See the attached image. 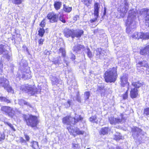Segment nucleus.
Instances as JSON below:
<instances>
[{"label":"nucleus","instance_id":"1","mask_svg":"<svg viewBox=\"0 0 149 149\" xmlns=\"http://www.w3.org/2000/svg\"><path fill=\"white\" fill-rule=\"evenodd\" d=\"M136 10L133 9L129 10L126 22V32L130 33L136 26Z\"/></svg>","mask_w":149,"mask_h":149},{"label":"nucleus","instance_id":"2","mask_svg":"<svg viewBox=\"0 0 149 149\" xmlns=\"http://www.w3.org/2000/svg\"><path fill=\"white\" fill-rule=\"evenodd\" d=\"M118 77L117 68L113 67L107 70L104 74V79L106 82H114Z\"/></svg>","mask_w":149,"mask_h":149},{"label":"nucleus","instance_id":"3","mask_svg":"<svg viewBox=\"0 0 149 149\" xmlns=\"http://www.w3.org/2000/svg\"><path fill=\"white\" fill-rule=\"evenodd\" d=\"M83 118L80 115H76L74 118L70 116H67L63 119V122L67 125H71V124L75 125L79 121H81Z\"/></svg>","mask_w":149,"mask_h":149},{"label":"nucleus","instance_id":"4","mask_svg":"<svg viewBox=\"0 0 149 149\" xmlns=\"http://www.w3.org/2000/svg\"><path fill=\"white\" fill-rule=\"evenodd\" d=\"M23 118L27 125L32 127H36L39 123L37 117L35 116L24 115Z\"/></svg>","mask_w":149,"mask_h":149},{"label":"nucleus","instance_id":"5","mask_svg":"<svg viewBox=\"0 0 149 149\" xmlns=\"http://www.w3.org/2000/svg\"><path fill=\"white\" fill-rule=\"evenodd\" d=\"M1 110L11 118L13 117L17 111L16 109L7 106L2 107L1 108Z\"/></svg>","mask_w":149,"mask_h":149},{"label":"nucleus","instance_id":"6","mask_svg":"<svg viewBox=\"0 0 149 149\" xmlns=\"http://www.w3.org/2000/svg\"><path fill=\"white\" fill-rule=\"evenodd\" d=\"M143 85V83L141 81H138L137 82H133L132 83V85L134 87V88H132L130 89L126 87V92L125 93H127L128 91L130 90V93H137L138 92V88L141 87Z\"/></svg>","mask_w":149,"mask_h":149},{"label":"nucleus","instance_id":"7","mask_svg":"<svg viewBox=\"0 0 149 149\" xmlns=\"http://www.w3.org/2000/svg\"><path fill=\"white\" fill-rule=\"evenodd\" d=\"M0 86H2L8 93H14L11 87L8 85V81L3 77L0 78Z\"/></svg>","mask_w":149,"mask_h":149},{"label":"nucleus","instance_id":"8","mask_svg":"<svg viewBox=\"0 0 149 149\" xmlns=\"http://www.w3.org/2000/svg\"><path fill=\"white\" fill-rule=\"evenodd\" d=\"M20 90H22L23 92H34V93L37 92V89L36 86L34 85H22L21 86Z\"/></svg>","mask_w":149,"mask_h":149},{"label":"nucleus","instance_id":"9","mask_svg":"<svg viewBox=\"0 0 149 149\" xmlns=\"http://www.w3.org/2000/svg\"><path fill=\"white\" fill-rule=\"evenodd\" d=\"M124 115L121 114L120 115V117H118L117 118H115L113 116H111L109 117V120L111 124H115L122 122H124L126 120V118L124 117Z\"/></svg>","mask_w":149,"mask_h":149},{"label":"nucleus","instance_id":"10","mask_svg":"<svg viewBox=\"0 0 149 149\" xmlns=\"http://www.w3.org/2000/svg\"><path fill=\"white\" fill-rule=\"evenodd\" d=\"M67 129L71 134L75 136L77 135H83L84 133V131H80L79 129L72 125L67 127Z\"/></svg>","mask_w":149,"mask_h":149},{"label":"nucleus","instance_id":"11","mask_svg":"<svg viewBox=\"0 0 149 149\" xmlns=\"http://www.w3.org/2000/svg\"><path fill=\"white\" fill-rule=\"evenodd\" d=\"M129 4L127 0H125L123 5L121 6L120 9V16L123 17L126 14L129 8Z\"/></svg>","mask_w":149,"mask_h":149},{"label":"nucleus","instance_id":"12","mask_svg":"<svg viewBox=\"0 0 149 149\" xmlns=\"http://www.w3.org/2000/svg\"><path fill=\"white\" fill-rule=\"evenodd\" d=\"M141 15L145 18V22L147 26H149V9L144 8L140 13Z\"/></svg>","mask_w":149,"mask_h":149},{"label":"nucleus","instance_id":"13","mask_svg":"<svg viewBox=\"0 0 149 149\" xmlns=\"http://www.w3.org/2000/svg\"><path fill=\"white\" fill-rule=\"evenodd\" d=\"M47 18L51 23L56 22L58 20V16L53 12L48 14Z\"/></svg>","mask_w":149,"mask_h":149},{"label":"nucleus","instance_id":"14","mask_svg":"<svg viewBox=\"0 0 149 149\" xmlns=\"http://www.w3.org/2000/svg\"><path fill=\"white\" fill-rule=\"evenodd\" d=\"M137 67H140L141 69H143L144 70L149 71V67L147 64V62L146 61H143L139 62L137 64Z\"/></svg>","mask_w":149,"mask_h":149},{"label":"nucleus","instance_id":"15","mask_svg":"<svg viewBox=\"0 0 149 149\" xmlns=\"http://www.w3.org/2000/svg\"><path fill=\"white\" fill-rule=\"evenodd\" d=\"M52 85H56L59 86L62 83V81L60 79H58L55 76L51 75L50 77Z\"/></svg>","mask_w":149,"mask_h":149},{"label":"nucleus","instance_id":"16","mask_svg":"<svg viewBox=\"0 0 149 149\" xmlns=\"http://www.w3.org/2000/svg\"><path fill=\"white\" fill-rule=\"evenodd\" d=\"M58 54H61L62 56L63 57V62L66 64V66H68L69 64V63L66 60V51L65 48L61 47L58 51Z\"/></svg>","mask_w":149,"mask_h":149},{"label":"nucleus","instance_id":"17","mask_svg":"<svg viewBox=\"0 0 149 149\" xmlns=\"http://www.w3.org/2000/svg\"><path fill=\"white\" fill-rule=\"evenodd\" d=\"M120 81L121 86L124 87L128 83V75L125 74L121 75L120 77Z\"/></svg>","mask_w":149,"mask_h":149},{"label":"nucleus","instance_id":"18","mask_svg":"<svg viewBox=\"0 0 149 149\" xmlns=\"http://www.w3.org/2000/svg\"><path fill=\"white\" fill-rule=\"evenodd\" d=\"M83 34L84 31L83 30L77 29L73 31L72 36L73 37V38L76 37L79 38Z\"/></svg>","mask_w":149,"mask_h":149},{"label":"nucleus","instance_id":"19","mask_svg":"<svg viewBox=\"0 0 149 149\" xmlns=\"http://www.w3.org/2000/svg\"><path fill=\"white\" fill-rule=\"evenodd\" d=\"M73 31L67 28L64 29L63 31V33L65 36L67 38H69L71 37L73 38L72 35L73 34Z\"/></svg>","mask_w":149,"mask_h":149},{"label":"nucleus","instance_id":"20","mask_svg":"<svg viewBox=\"0 0 149 149\" xmlns=\"http://www.w3.org/2000/svg\"><path fill=\"white\" fill-rule=\"evenodd\" d=\"M102 51L101 48H97L96 49V56L97 58L103 59L105 58L106 56L103 52H102Z\"/></svg>","mask_w":149,"mask_h":149},{"label":"nucleus","instance_id":"21","mask_svg":"<svg viewBox=\"0 0 149 149\" xmlns=\"http://www.w3.org/2000/svg\"><path fill=\"white\" fill-rule=\"evenodd\" d=\"M84 48V45L81 44H77L73 47V51L76 53H79Z\"/></svg>","mask_w":149,"mask_h":149},{"label":"nucleus","instance_id":"22","mask_svg":"<svg viewBox=\"0 0 149 149\" xmlns=\"http://www.w3.org/2000/svg\"><path fill=\"white\" fill-rule=\"evenodd\" d=\"M132 131L133 136L134 138H136L137 137L139 134L141 132L142 130L139 128L134 127L132 129Z\"/></svg>","mask_w":149,"mask_h":149},{"label":"nucleus","instance_id":"23","mask_svg":"<svg viewBox=\"0 0 149 149\" xmlns=\"http://www.w3.org/2000/svg\"><path fill=\"white\" fill-rule=\"evenodd\" d=\"M6 46L4 45H0V55L2 54L3 55H7L8 52L6 49Z\"/></svg>","mask_w":149,"mask_h":149},{"label":"nucleus","instance_id":"24","mask_svg":"<svg viewBox=\"0 0 149 149\" xmlns=\"http://www.w3.org/2000/svg\"><path fill=\"white\" fill-rule=\"evenodd\" d=\"M18 104L20 105H26L30 108H32V106L29 103L22 99L18 100Z\"/></svg>","mask_w":149,"mask_h":149},{"label":"nucleus","instance_id":"25","mask_svg":"<svg viewBox=\"0 0 149 149\" xmlns=\"http://www.w3.org/2000/svg\"><path fill=\"white\" fill-rule=\"evenodd\" d=\"M99 9L98 3H95L94 5V15L95 17H98Z\"/></svg>","mask_w":149,"mask_h":149},{"label":"nucleus","instance_id":"26","mask_svg":"<svg viewBox=\"0 0 149 149\" xmlns=\"http://www.w3.org/2000/svg\"><path fill=\"white\" fill-rule=\"evenodd\" d=\"M54 6L56 10L60 9L62 6V2L61 1H55L54 4Z\"/></svg>","mask_w":149,"mask_h":149},{"label":"nucleus","instance_id":"27","mask_svg":"<svg viewBox=\"0 0 149 149\" xmlns=\"http://www.w3.org/2000/svg\"><path fill=\"white\" fill-rule=\"evenodd\" d=\"M109 129L108 127H105L102 128L100 130L101 134L103 135L106 134H108Z\"/></svg>","mask_w":149,"mask_h":149},{"label":"nucleus","instance_id":"28","mask_svg":"<svg viewBox=\"0 0 149 149\" xmlns=\"http://www.w3.org/2000/svg\"><path fill=\"white\" fill-rule=\"evenodd\" d=\"M140 38L143 39H149V33H141Z\"/></svg>","mask_w":149,"mask_h":149},{"label":"nucleus","instance_id":"29","mask_svg":"<svg viewBox=\"0 0 149 149\" xmlns=\"http://www.w3.org/2000/svg\"><path fill=\"white\" fill-rule=\"evenodd\" d=\"M63 6V9L64 10L66 13H69L72 10V7H70L68 6H66L65 4H64Z\"/></svg>","mask_w":149,"mask_h":149},{"label":"nucleus","instance_id":"30","mask_svg":"<svg viewBox=\"0 0 149 149\" xmlns=\"http://www.w3.org/2000/svg\"><path fill=\"white\" fill-rule=\"evenodd\" d=\"M86 52L88 57L90 58H91L93 56V54H92V52L90 49L88 48L86 50Z\"/></svg>","mask_w":149,"mask_h":149},{"label":"nucleus","instance_id":"31","mask_svg":"<svg viewBox=\"0 0 149 149\" xmlns=\"http://www.w3.org/2000/svg\"><path fill=\"white\" fill-rule=\"evenodd\" d=\"M89 120L92 123H97V120L96 116H92L89 118Z\"/></svg>","mask_w":149,"mask_h":149},{"label":"nucleus","instance_id":"32","mask_svg":"<svg viewBox=\"0 0 149 149\" xmlns=\"http://www.w3.org/2000/svg\"><path fill=\"white\" fill-rule=\"evenodd\" d=\"M141 35V33L135 32L132 36V38H134L139 39L140 38Z\"/></svg>","mask_w":149,"mask_h":149},{"label":"nucleus","instance_id":"33","mask_svg":"<svg viewBox=\"0 0 149 149\" xmlns=\"http://www.w3.org/2000/svg\"><path fill=\"white\" fill-rule=\"evenodd\" d=\"M32 147L34 149H38V143L36 141L31 142Z\"/></svg>","mask_w":149,"mask_h":149},{"label":"nucleus","instance_id":"34","mask_svg":"<svg viewBox=\"0 0 149 149\" xmlns=\"http://www.w3.org/2000/svg\"><path fill=\"white\" fill-rule=\"evenodd\" d=\"M38 35L41 37H42L45 32V30L43 28H40L38 31Z\"/></svg>","mask_w":149,"mask_h":149},{"label":"nucleus","instance_id":"35","mask_svg":"<svg viewBox=\"0 0 149 149\" xmlns=\"http://www.w3.org/2000/svg\"><path fill=\"white\" fill-rule=\"evenodd\" d=\"M59 20L61 22L63 23H66V20L65 19V17L64 16V15L62 14H61L59 17Z\"/></svg>","mask_w":149,"mask_h":149},{"label":"nucleus","instance_id":"36","mask_svg":"<svg viewBox=\"0 0 149 149\" xmlns=\"http://www.w3.org/2000/svg\"><path fill=\"white\" fill-rule=\"evenodd\" d=\"M122 136L120 135V133H117V134L115 135L114 139L116 141H118L122 139Z\"/></svg>","mask_w":149,"mask_h":149},{"label":"nucleus","instance_id":"37","mask_svg":"<svg viewBox=\"0 0 149 149\" xmlns=\"http://www.w3.org/2000/svg\"><path fill=\"white\" fill-rule=\"evenodd\" d=\"M0 100L4 102L7 103H9L10 102V100L5 97H0Z\"/></svg>","mask_w":149,"mask_h":149},{"label":"nucleus","instance_id":"38","mask_svg":"<svg viewBox=\"0 0 149 149\" xmlns=\"http://www.w3.org/2000/svg\"><path fill=\"white\" fill-rule=\"evenodd\" d=\"M12 2L15 4H21L22 2V0H10Z\"/></svg>","mask_w":149,"mask_h":149},{"label":"nucleus","instance_id":"39","mask_svg":"<svg viewBox=\"0 0 149 149\" xmlns=\"http://www.w3.org/2000/svg\"><path fill=\"white\" fill-rule=\"evenodd\" d=\"M72 103V100H68V102L64 104V105L66 108L70 107Z\"/></svg>","mask_w":149,"mask_h":149},{"label":"nucleus","instance_id":"40","mask_svg":"<svg viewBox=\"0 0 149 149\" xmlns=\"http://www.w3.org/2000/svg\"><path fill=\"white\" fill-rule=\"evenodd\" d=\"M22 78H24L25 79H30L31 76L30 74H24L22 75Z\"/></svg>","mask_w":149,"mask_h":149},{"label":"nucleus","instance_id":"41","mask_svg":"<svg viewBox=\"0 0 149 149\" xmlns=\"http://www.w3.org/2000/svg\"><path fill=\"white\" fill-rule=\"evenodd\" d=\"M44 41V39L42 38H40V39L38 41V46L39 47L40 46H41L43 44V42Z\"/></svg>","mask_w":149,"mask_h":149},{"label":"nucleus","instance_id":"42","mask_svg":"<svg viewBox=\"0 0 149 149\" xmlns=\"http://www.w3.org/2000/svg\"><path fill=\"white\" fill-rule=\"evenodd\" d=\"M5 124H7V125H8L9 127H10V128L13 130V131H15V129L14 127L12 125V124H11L10 123L8 122H6L5 123Z\"/></svg>","mask_w":149,"mask_h":149},{"label":"nucleus","instance_id":"43","mask_svg":"<svg viewBox=\"0 0 149 149\" xmlns=\"http://www.w3.org/2000/svg\"><path fill=\"white\" fill-rule=\"evenodd\" d=\"M5 135L3 133H0V141H1L4 139Z\"/></svg>","mask_w":149,"mask_h":149},{"label":"nucleus","instance_id":"44","mask_svg":"<svg viewBox=\"0 0 149 149\" xmlns=\"http://www.w3.org/2000/svg\"><path fill=\"white\" fill-rule=\"evenodd\" d=\"M46 24V23L45 22V19H44L41 21V23L40 24V26L41 27H42V28H43V27L45 26Z\"/></svg>","mask_w":149,"mask_h":149},{"label":"nucleus","instance_id":"45","mask_svg":"<svg viewBox=\"0 0 149 149\" xmlns=\"http://www.w3.org/2000/svg\"><path fill=\"white\" fill-rule=\"evenodd\" d=\"M144 113L146 115H149V107L147 108L144 109Z\"/></svg>","mask_w":149,"mask_h":149},{"label":"nucleus","instance_id":"46","mask_svg":"<svg viewBox=\"0 0 149 149\" xmlns=\"http://www.w3.org/2000/svg\"><path fill=\"white\" fill-rule=\"evenodd\" d=\"M81 2L86 5H88L89 3V0H81Z\"/></svg>","mask_w":149,"mask_h":149},{"label":"nucleus","instance_id":"47","mask_svg":"<svg viewBox=\"0 0 149 149\" xmlns=\"http://www.w3.org/2000/svg\"><path fill=\"white\" fill-rule=\"evenodd\" d=\"M138 96V94H130V96L132 98H136Z\"/></svg>","mask_w":149,"mask_h":149},{"label":"nucleus","instance_id":"48","mask_svg":"<svg viewBox=\"0 0 149 149\" xmlns=\"http://www.w3.org/2000/svg\"><path fill=\"white\" fill-rule=\"evenodd\" d=\"M98 17H95L93 19H91L90 20V22L91 23H92L94 22H95L97 20V18Z\"/></svg>","mask_w":149,"mask_h":149},{"label":"nucleus","instance_id":"49","mask_svg":"<svg viewBox=\"0 0 149 149\" xmlns=\"http://www.w3.org/2000/svg\"><path fill=\"white\" fill-rule=\"evenodd\" d=\"M57 59L58 62V65L62 63V61L60 56H58L57 58Z\"/></svg>","mask_w":149,"mask_h":149},{"label":"nucleus","instance_id":"50","mask_svg":"<svg viewBox=\"0 0 149 149\" xmlns=\"http://www.w3.org/2000/svg\"><path fill=\"white\" fill-rule=\"evenodd\" d=\"M68 90L69 92L70 93H73V91L74 90V89L72 87H69L68 88Z\"/></svg>","mask_w":149,"mask_h":149},{"label":"nucleus","instance_id":"51","mask_svg":"<svg viewBox=\"0 0 149 149\" xmlns=\"http://www.w3.org/2000/svg\"><path fill=\"white\" fill-rule=\"evenodd\" d=\"M79 18V16L78 15H76L73 17V20L75 21L78 19Z\"/></svg>","mask_w":149,"mask_h":149},{"label":"nucleus","instance_id":"52","mask_svg":"<svg viewBox=\"0 0 149 149\" xmlns=\"http://www.w3.org/2000/svg\"><path fill=\"white\" fill-rule=\"evenodd\" d=\"M72 147L74 148V149H76L78 147V145L77 144H75L73 143L72 144Z\"/></svg>","mask_w":149,"mask_h":149},{"label":"nucleus","instance_id":"53","mask_svg":"<svg viewBox=\"0 0 149 149\" xmlns=\"http://www.w3.org/2000/svg\"><path fill=\"white\" fill-rule=\"evenodd\" d=\"M75 58V56L73 54H71V59L73 61Z\"/></svg>","mask_w":149,"mask_h":149},{"label":"nucleus","instance_id":"54","mask_svg":"<svg viewBox=\"0 0 149 149\" xmlns=\"http://www.w3.org/2000/svg\"><path fill=\"white\" fill-rule=\"evenodd\" d=\"M24 136L26 140L27 141H29L30 139V137L27 134H25Z\"/></svg>","mask_w":149,"mask_h":149},{"label":"nucleus","instance_id":"55","mask_svg":"<svg viewBox=\"0 0 149 149\" xmlns=\"http://www.w3.org/2000/svg\"><path fill=\"white\" fill-rule=\"evenodd\" d=\"M44 53L45 54L47 55H49L50 54L49 51L47 50L45 51Z\"/></svg>","mask_w":149,"mask_h":149},{"label":"nucleus","instance_id":"56","mask_svg":"<svg viewBox=\"0 0 149 149\" xmlns=\"http://www.w3.org/2000/svg\"><path fill=\"white\" fill-rule=\"evenodd\" d=\"M127 94H124L123 95V97L124 99H126L127 97Z\"/></svg>","mask_w":149,"mask_h":149},{"label":"nucleus","instance_id":"57","mask_svg":"<svg viewBox=\"0 0 149 149\" xmlns=\"http://www.w3.org/2000/svg\"><path fill=\"white\" fill-rule=\"evenodd\" d=\"M52 62H53V63L55 64H58L57 59L55 60L54 61H53Z\"/></svg>","mask_w":149,"mask_h":149},{"label":"nucleus","instance_id":"58","mask_svg":"<svg viewBox=\"0 0 149 149\" xmlns=\"http://www.w3.org/2000/svg\"><path fill=\"white\" fill-rule=\"evenodd\" d=\"M20 141L22 142V143H25L26 141L24 139L22 138H21L20 139Z\"/></svg>","mask_w":149,"mask_h":149},{"label":"nucleus","instance_id":"59","mask_svg":"<svg viewBox=\"0 0 149 149\" xmlns=\"http://www.w3.org/2000/svg\"><path fill=\"white\" fill-rule=\"evenodd\" d=\"M103 89V87H102L101 86H98V88L97 89V90L98 91V90H102Z\"/></svg>","mask_w":149,"mask_h":149},{"label":"nucleus","instance_id":"60","mask_svg":"<svg viewBox=\"0 0 149 149\" xmlns=\"http://www.w3.org/2000/svg\"><path fill=\"white\" fill-rule=\"evenodd\" d=\"M110 149H120V148L118 147H116V148H110Z\"/></svg>","mask_w":149,"mask_h":149},{"label":"nucleus","instance_id":"61","mask_svg":"<svg viewBox=\"0 0 149 149\" xmlns=\"http://www.w3.org/2000/svg\"><path fill=\"white\" fill-rule=\"evenodd\" d=\"M89 94H86V96L87 97V99L88 98Z\"/></svg>","mask_w":149,"mask_h":149},{"label":"nucleus","instance_id":"62","mask_svg":"<svg viewBox=\"0 0 149 149\" xmlns=\"http://www.w3.org/2000/svg\"><path fill=\"white\" fill-rule=\"evenodd\" d=\"M84 93H89V92L86 91V92Z\"/></svg>","mask_w":149,"mask_h":149},{"label":"nucleus","instance_id":"63","mask_svg":"<svg viewBox=\"0 0 149 149\" xmlns=\"http://www.w3.org/2000/svg\"><path fill=\"white\" fill-rule=\"evenodd\" d=\"M105 13H105V10H104V14H105Z\"/></svg>","mask_w":149,"mask_h":149},{"label":"nucleus","instance_id":"64","mask_svg":"<svg viewBox=\"0 0 149 149\" xmlns=\"http://www.w3.org/2000/svg\"><path fill=\"white\" fill-rule=\"evenodd\" d=\"M78 102H80V100H78Z\"/></svg>","mask_w":149,"mask_h":149}]
</instances>
